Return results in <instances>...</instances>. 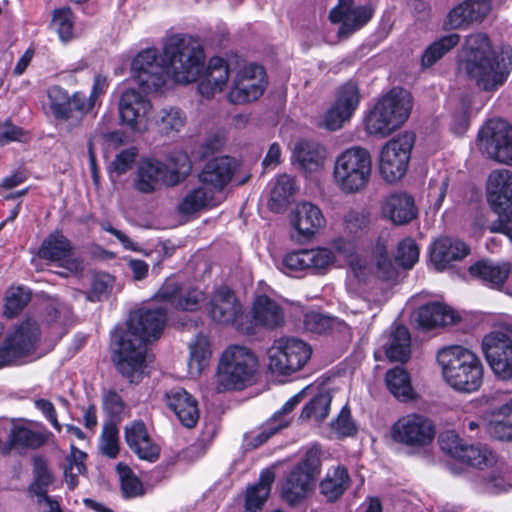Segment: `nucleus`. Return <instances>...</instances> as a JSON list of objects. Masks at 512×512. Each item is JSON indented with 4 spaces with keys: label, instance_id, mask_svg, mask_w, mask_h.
Instances as JSON below:
<instances>
[{
    "label": "nucleus",
    "instance_id": "41",
    "mask_svg": "<svg viewBox=\"0 0 512 512\" xmlns=\"http://www.w3.org/2000/svg\"><path fill=\"white\" fill-rule=\"evenodd\" d=\"M371 224V214L364 208H350L342 216V226L345 233L358 237L368 231Z\"/></svg>",
    "mask_w": 512,
    "mask_h": 512
},
{
    "label": "nucleus",
    "instance_id": "53",
    "mask_svg": "<svg viewBox=\"0 0 512 512\" xmlns=\"http://www.w3.org/2000/svg\"><path fill=\"white\" fill-rule=\"evenodd\" d=\"M30 301V293L22 287H12L6 292L4 315L15 317Z\"/></svg>",
    "mask_w": 512,
    "mask_h": 512
},
{
    "label": "nucleus",
    "instance_id": "11",
    "mask_svg": "<svg viewBox=\"0 0 512 512\" xmlns=\"http://www.w3.org/2000/svg\"><path fill=\"white\" fill-rule=\"evenodd\" d=\"M478 146L489 158L512 165V125L501 118L489 120L478 133Z\"/></svg>",
    "mask_w": 512,
    "mask_h": 512
},
{
    "label": "nucleus",
    "instance_id": "56",
    "mask_svg": "<svg viewBox=\"0 0 512 512\" xmlns=\"http://www.w3.org/2000/svg\"><path fill=\"white\" fill-rule=\"evenodd\" d=\"M101 453L109 458H116L119 453V430L113 423L105 424L99 441Z\"/></svg>",
    "mask_w": 512,
    "mask_h": 512
},
{
    "label": "nucleus",
    "instance_id": "26",
    "mask_svg": "<svg viewBox=\"0 0 512 512\" xmlns=\"http://www.w3.org/2000/svg\"><path fill=\"white\" fill-rule=\"evenodd\" d=\"M469 252V247L463 241L443 237L433 244L431 262L437 271H443L452 261L463 259Z\"/></svg>",
    "mask_w": 512,
    "mask_h": 512
},
{
    "label": "nucleus",
    "instance_id": "38",
    "mask_svg": "<svg viewBox=\"0 0 512 512\" xmlns=\"http://www.w3.org/2000/svg\"><path fill=\"white\" fill-rule=\"evenodd\" d=\"M39 327L36 322H23L8 338L6 352H28L39 339Z\"/></svg>",
    "mask_w": 512,
    "mask_h": 512
},
{
    "label": "nucleus",
    "instance_id": "16",
    "mask_svg": "<svg viewBox=\"0 0 512 512\" xmlns=\"http://www.w3.org/2000/svg\"><path fill=\"white\" fill-rule=\"evenodd\" d=\"M267 84L265 69L261 65L250 63L237 71L227 98L233 104L255 101L263 95Z\"/></svg>",
    "mask_w": 512,
    "mask_h": 512
},
{
    "label": "nucleus",
    "instance_id": "10",
    "mask_svg": "<svg viewBox=\"0 0 512 512\" xmlns=\"http://www.w3.org/2000/svg\"><path fill=\"white\" fill-rule=\"evenodd\" d=\"M488 202L498 215L490 227L505 234L512 242V174L508 170L493 171L487 183Z\"/></svg>",
    "mask_w": 512,
    "mask_h": 512
},
{
    "label": "nucleus",
    "instance_id": "35",
    "mask_svg": "<svg viewBox=\"0 0 512 512\" xmlns=\"http://www.w3.org/2000/svg\"><path fill=\"white\" fill-rule=\"evenodd\" d=\"M293 156L302 169L312 172L323 166L327 151L317 142L302 140L296 143Z\"/></svg>",
    "mask_w": 512,
    "mask_h": 512
},
{
    "label": "nucleus",
    "instance_id": "57",
    "mask_svg": "<svg viewBox=\"0 0 512 512\" xmlns=\"http://www.w3.org/2000/svg\"><path fill=\"white\" fill-rule=\"evenodd\" d=\"M52 27L58 33L61 41L72 39L74 32L73 14L70 9H60L54 12Z\"/></svg>",
    "mask_w": 512,
    "mask_h": 512
},
{
    "label": "nucleus",
    "instance_id": "62",
    "mask_svg": "<svg viewBox=\"0 0 512 512\" xmlns=\"http://www.w3.org/2000/svg\"><path fill=\"white\" fill-rule=\"evenodd\" d=\"M149 437L146 426L142 421H134L125 427V439L132 451Z\"/></svg>",
    "mask_w": 512,
    "mask_h": 512
},
{
    "label": "nucleus",
    "instance_id": "28",
    "mask_svg": "<svg viewBox=\"0 0 512 512\" xmlns=\"http://www.w3.org/2000/svg\"><path fill=\"white\" fill-rule=\"evenodd\" d=\"M314 479L308 472L293 467L287 474L282 487L281 496L289 505H296L305 499L312 488Z\"/></svg>",
    "mask_w": 512,
    "mask_h": 512
},
{
    "label": "nucleus",
    "instance_id": "47",
    "mask_svg": "<svg viewBox=\"0 0 512 512\" xmlns=\"http://www.w3.org/2000/svg\"><path fill=\"white\" fill-rule=\"evenodd\" d=\"M460 41V37L456 33L446 35L439 40L433 42L424 51L421 59L423 67H431L447 52L454 48Z\"/></svg>",
    "mask_w": 512,
    "mask_h": 512
},
{
    "label": "nucleus",
    "instance_id": "40",
    "mask_svg": "<svg viewBox=\"0 0 512 512\" xmlns=\"http://www.w3.org/2000/svg\"><path fill=\"white\" fill-rule=\"evenodd\" d=\"M186 120V115L181 109L167 106L158 111L155 124L161 134L173 136L184 128Z\"/></svg>",
    "mask_w": 512,
    "mask_h": 512
},
{
    "label": "nucleus",
    "instance_id": "54",
    "mask_svg": "<svg viewBox=\"0 0 512 512\" xmlns=\"http://www.w3.org/2000/svg\"><path fill=\"white\" fill-rule=\"evenodd\" d=\"M395 260L404 269H411L419 260V247L412 238L401 240L397 246Z\"/></svg>",
    "mask_w": 512,
    "mask_h": 512
},
{
    "label": "nucleus",
    "instance_id": "29",
    "mask_svg": "<svg viewBox=\"0 0 512 512\" xmlns=\"http://www.w3.org/2000/svg\"><path fill=\"white\" fill-rule=\"evenodd\" d=\"M312 354H269L267 369L273 378H284L298 372L311 361Z\"/></svg>",
    "mask_w": 512,
    "mask_h": 512
},
{
    "label": "nucleus",
    "instance_id": "18",
    "mask_svg": "<svg viewBox=\"0 0 512 512\" xmlns=\"http://www.w3.org/2000/svg\"><path fill=\"white\" fill-rule=\"evenodd\" d=\"M147 93L131 87L126 89L120 97L118 107L120 120L134 132L142 133L149 128L152 104L145 95Z\"/></svg>",
    "mask_w": 512,
    "mask_h": 512
},
{
    "label": "nucleus",
    "instance_id": "19",
    "mask_svg": "<svg viewBox=\"0 0 512 512\" xmlns=\"http://www.w3.org/2000/svg\"><path fill=\"white\" fill-rule=\"evenodd\" d=\"M392 438L407 446H425L431 443L435 430L432 422L418 414L401 417L391 430Z\"/></svg>",
    "mask_w": 512,
    "mask_h": 512
},
{
    "label": "nucleus",
    "instance_id": "49",
    "mask_svg": "<svg viewBox=\"0 0 512 512\" xmlns=\"http://www.w3.org/2000/svg\"><path fill=\"white\" fill-rule=\"evenodd\" d=\"M296 192L294 179L289 175H280L276 178L270 193V205L272 208H280L289 202Z\"/></svg>",
    "mask_w": 512,
    "mask_h": 512
},
{
    "label": "nucleus",
    "instance_id": "58",
    "mask_svg": "<svg viewBox=\"0 0 512 512\" xmlns=\"http://www.w3.org/2000/svg\"><path fill=\"white\" fill-rule=\"evenodd\" d=\"M282 270L286 274H293L296 272L308 273L306 249L294 250L287 253L282 259Z\"/></svg>",
    "mask_w": 512,
    "mask_h": 512
},
{
    "label": "nucleus",
    "instance_id": "3",
    "mask_svg": "<svg viewBox=\"0 0 512 512\" xmlns=\"http://www.w3.org/2000/svg\"><path fill=\"white\" fill-rule=\"evenodd\" d=\"M166 324L163 309L139 310L132 314L126 328L116 327L111 332V352H140L158 340Z\"/></svg>",
    "mask_w": 512,
    "mask_h": 512
},
{
    "label": "nucleus",
    "instance_id": "32",
    "mask_svg": "<svg viewBox=\"0 0 512 512\" xmlns=\"http://www.w3.org/2000/svg\"><path fill=\"white\" fill-rule=\"evenodd\" d=\"M309 386L292 396L285 402L281 410L277 411L273 418L266 424L263 430L255 437L254 446L265 443L271 436L286 428L290 424V418L287 416L303 399Z\"/></svg>",
    "mask_w": 512,
    "mask_h": 512
},
{
    "label": "nucleus",
    "instance_id": "55",
    "mask_svg": "<svg viewBox=\"0 0 512 512\" xmlns=\"http://www.w3.org/2000/svg\"><path fill=\"white\" fill-rule=\"evenodd\" d=\"M117 471L121 483V489L126 498H134L142 495L143 486L132 470L122 463L117 465Z\"/></svg>",
    "mask_w": 512,
    "mask_h": 512
},
{
    "label": "nucleus",
    "instance_id": "31",
    "mask_svg": "<svg viewBox=\"0 0 512 512\" xmlns=\"http://www.w3.org/2000/svg\"><path fill=\"white\" fill-rule=\"evenodd\" d=\"M458 319L457 314L450 307L440 303H429L419 308L416 322L424 330L439 326L451 325Z\"/></svg>",
    "mask_w": 512,
    "mask_h": 512
},
{
    "label": "nucleus",
    "instance_id": "46",
    "mask_svg": "<svg viewBox=\"0 0 512 512\" xmlns=\"http://www.w3.org/2000/svg\"><path fill=\"white\" fill-rule=\"evenodd\" d=\"M308 260V273L324 274L336 261L335 252L324 246L306 249Z\"/></svg>",
    "mask_w": 512,
    "mask_h": 512
},
{
    "label": "nucleus",
    "instance_id": "4",
    "mask_svg": "<svg viewBox=\"0 0 512 512\" xmlns=\"http://www.w3.org/2000/svg\"><path fill=\"white\" fill-rule=\"evenodd\" d=\"M191 170L190 158L183 151L172 152L165 161L143 159L138 166L134 186L141 193H153L164 186L173 187L183 182Z\"/></svg>",
    "mask_w": 512,
    "mask_h": 512
},
{
    "label": "nucleus",
    "instance_id": "50",
    "mask_svg": "<svg viewBox=\"0 0 512 512\" xmlns=\"http://www.w3.org/2000/svg\"><path fill=\"white\" fill-rule=\"evenodd\" d=\"M483 352H512V329L499 328L486 334L482 339Z\"/></svg>",
    "mask_w": 512,
    "mask_h": 512
},
{
    "label": "nucleus",
    "instance_id": "21",
    "mask_svg": "<svg viewBox=\"0 0 512 512\" xmlns=\"http://www.w3.org/2000/svg\"><path fill=\"white\" fill-rule=\"evenodd\" d=\"M290 223L299 239L311 240L326 227V218L316 204L302 201L293 208Z\"/></svg>",
    "mask_w": 512,
    "mask_h": 512
},
{
    "label": "nucleus",
    "instance_id": "5",
    "mask_svg": "<svg viewBox=\"0 0 512 512\" xmlns=\"http://www.w3.org/2000/svg\"><path fill=\"white\" fill-rule=\"evenodd\" d=\"M334 252L349 257L350 276L359 283H367L376 277L381 280H394L397 277V269L392 262L387 250L386 241L378 239L372 249L370 258L362 255H353L354 245L351 241L339 237L332 242Z\"/></svg>",
    "mask_w": 512,
    "mask_h": 512
},
{
    "label": "nucleus",
    "instance_id": "6",
    "mask_svg": "<svg viewBox=\"0 0 512 512\" xmlns=\"http://www.w3.org/2000/svg\"><path fill=\"white\" fill-rule=\"evenodd\" d=\"M412 109V96L402 88H393L381 97L366 118L369 134L385 137L400 128Z\"/></svg>",
    "mask_w": 512,
    "mask_h": 512
},
{
    "label": "nucleus",
    "instance_id": "7",
    "mask_svg": "<svg viewBox=\"0 0 512 512\" xmlns=\"http://www.w3.org/2000/svg\"><path fill=\"white\" fill-rule=\"evenodd\" d=\"M371 175L372 157L363 147L347 148L335 158L333 182L346 195L362 191L368 185Z\"/></svg>",
    "mask_w": 512,
    "mask_h": 512
},
{
    "label": "nucleus",
    "instance_id": "34",
    "mask_svg": "<svg viewBox=\"0 0 512 512\" xmlns=\"http://www.w3.org/2000/svg\"><path fill=\"white\" fill-rule=\"evenodd\" d=\"M274 480V471L272 469H265L260 473L258 481L247 487L245 512H258L263 508L270 495Z\"/></svg>",
    "mask_w": 512,
    "mask_h": 512
},
{
    "label": "nucleus",
    "instance_id": "52",
    "mask_svg": "<svg viewBox=\"0 0 512 512\" xmlns=\"http://www.w3.org/2000/svg\"><path fill=\"white\" fill-rule=\"evenodd\" d=\"M33 472L35 481L30 486V490L39 498L48 496L47 488L52 483L53 477L44 457L35 456L33 458Z\"/></svg>",
    "mask_w": 512,
    "mask_h": 512
},
{
    "label": "nucleus",
    "instance_id": "24",
    "mask_svg": "<svg viewBox=\"0 0 512 512\" xmlns=\"http://www.w3.org/2000/svg\"><path fill=\"white\" fill-rule=\"evenodd\" d=\"M203 68L204 63L195 81L199 79V93L205 98H211L226 86L229 79V67L222 58L212 57L208 62L205 72L201 74Z\"/></svg>",
    "mask_w": 512,
    "mask_h": 512
},
{
    "label": "nucleus",
    "instance_id": "15",
    "mask_svg": "<svg viewBox=\"0 0 512 512\" xmlns=\"http://www.w3.org/2000/svg\"><path fill=\"white\" fill-rule=\"evenodd\" d=\"M209 313L213 321L222 325H233L236 330L253 335L254 326L242 311V305L227 287L217 289L210 300Z\"/></svg>",
    "mask_w": 512,
    "mask_h": 512
},
{
    "label": "nucleus",
    "instance_id": "42",
    "mask_svg": "<svg viewBox=\"0 0 512 512\" xmlns=\"http://www.w3.org/2000/svg\"><path fill=\"white\" fill-rule=\"evenodd\" d=\"M386 385L389 391L403 401L412 398L413 389L409 374L401 367H395L386 373Z\"/></svg>",
    "mask_w": 512,
    "mask_h": 512
},
{
    "label": "nucleus",
    "instance_id": "61",
    "mask_svg": "<svg viewBox=\"0 0 512 512\" xmlns=\"http://www.w3.org/2000/svg\"><path fill=\"white\" fill-rule=\"evenodd\" d=\"M504 0H465L464 4L469 12L472 22L482 21L492 10L494 4H501Z\"/></svg>",
    "mask_w": 512,
    "mask_h": 512
},
{
    "label": "nucleus",
    "instance_id": "13",
    "mask_svg": "<svg viewBox=\"0 0 512 512\" xmlns=\"http://www.w3.org/2000/svg\"><path fill=\"white\" fill-rule=\"evenodd\" d=\"M361 95L356 82L349 80L341 85L330 107L317 118V126L328 131L340 130L350 121L360 103Z\"/></svg>",
    "mask_w": 512,
    "mask_h": 512
},
{
    "label": "nucleus",
    "instance_id": "64",
    "mask_svg": "<svg viewBox=\"0 0 512 512\" xmlns=\"http://www.w3.org/2000/svg\"><path fill=\"white\" fill-rule=\"evenodd\" d=\"M512 488V483L507 481V475L501 470L493 471L484 479L483 489L490 494L506 492Z\"/></svg>",
    "mask_w": 512,
    "mask_h": 512
},
{
    "label": "nucleus",
    "instance_id": "20",
    "mask_svg": "<svg viewBox=\"0 0 512 512\" xmlns=\"http://www.w3.org/2000/svg\"><path fill=\"white\" fill-rule=\"evenodd\" d=\"M74 248L70 240L61 231L50 233L42 242L38 255L40 258L60 263L70 273H78L83 269V261L74 256Z\"/></svg>",
    "mask_w": 512,
    "mask_h": 512
},
{
    "label": "nucleus",
    "instance_id": "9",
    "mask_svg": "<svg viewBox=\"0 0 512 512\" xmlns=\"http://www.w3.org/2000/svg\"><path fill=\"white\" fill-rule=\"evenodd\" d=\"M257 354H221L217 368V390H242L256 381Z\"/></svg>",
    "mask_w": 512,
    "mask_h": 512
},
{
    "label": "nucleus",
    "instance_id": "43",
    "mask_svg": "<svg viewBox=\"0 0 512 512\" xmlns=\"http://www.w3.org/2000/svg\"><path fill=\"white\" fill-rule=\"evenodd\" d=\"M489 433L500 440H512V397L502 405L489 423Z\"/></svg>",
    "mask_w": 512,
    "mask_h": 512
},
{
    "label": "nucleus",
    "instance_id": "30",
    "mask_svg": "<svg viewBox=\"0 0 512 512\" xmlns=\"http://www.w3.org/2000/svg\"><path fill=\"white\" fill-rule=\"evenodd\" d=\"M51 437L53 434L43 426L33 429L26 424H14L9 434V442L14 448L38 449Z\"/></svg>",
    "mask_w": 512,
    "mask_h": 512
},
{
    "label": "nucleus",
    "instance_id": "23",
    "mask_svg": "<svg viewBox=\"0 0 512 512\" xmlns=\"http://www.w3.org/2000/svg\"><path fill=\"white\" fill-rule=\"evenodd\" d=\"M373 15L368 6L353 7V0H339L329 15L334 23H341L340 35H346L364 26Z\"/></svg>",
    "mask_w": 512,
    "mask_h": 512
},
{
    "label": "nucleus",
    "instance_id": "59",
    "mask_svg": "<svg viewBox=\"0 0 512 512\" xmlns=\"http://www.w3.org/2000/svg\"><path fill=\"white\" fill-rule=\"evenodd\" d=\"M495 375L503 380L512 378V354H485Z\"/></svg>",
    "mask_w": 512,
    "mask_h": 512
},
{
    "label": "nucleus",
    "instance_id": "37",
    "mask_svg": "<svg viewBox=\"0 0 512 512\" xmlns=\"http://www.w3.org/2000/svg\"><path fill=\"white\" fill-rule=\"evenodd\" d=\"M469 272L473 277L479 278L491 287L499 288L508 278L510 266L507 263L482 260L470 266Z\"/></svg>",
    "mask_w": 512,
    "mask_h": 512
},
{
    "label": "nucleus",
    "instance_id": "45",
    "mask_svg": "<svg viewBox=\"0 0 512 512\" xmlns=\"http://www.w3.org/2000/svg\"><path fill=\"white\" fill-rule=\"evenodd\" d=\"M332 396L329 392L323 391L315 395L302 409L300 419L322 422L330 412Z\"/></svg>",
    "mask_w": 512,
    "mask_h": 512
},
{
    "label": "nucleus",
    "instance_id": "33",
    "mask_svg": "<svg viewBox=\"0 0 512 512\" xmlns=\"http://www.w3.org/2000/svg\"><path fill=\"white\" fill-rule=\"evenodd\" d=\"M351 478L345 466L330 467L319 484L320 493L329 502L339 499L349 488Z\"/></svg>",
    "mask_w": 512,
    "mask_h": 512
},
{
    "label": "nucleus",
    "instance_id": "1",
    "mask_svg": "<svg viewBox=\"0 0 512 512\" xmlns=\"http://www.w3.org/2000/svg\"><path fill=\"white\" fill-rule=\"evenodd\" d=\"M166 66L157 62L158 53L149 48L138 53L132 61L131 71L134 82L143 92H154L167 85L168 80L187 84L195 80L202 68L205 53L192 36L176 34L164 44Z\"/></svg>",
    "mask_w": 512,
    "mask_h": 512
},
{
    "label": "nucleus",
    "instance_id": "2",
    "mask_svg": "<svg viewBox=\"0 0 512 512\" xmlns=\"http://www.w3.org/2000/svg\"><path fill=\"white\" fill-rule=\"evenodd\" d=\"M457 69L485 93L493 94L507 82L512 71V48L494 49L485 33L469 35L458 54Z\"/></svg>",
    "mask_w": 512,
    "mask_h": 512
},
{
    "label": "nucleus",
    "instance_id": "27",
    "mask_svg": "<svg viewBox=\"0 0 512 512\" xmlns=\"http://www.w3.org/2000/svg\"><path fill=\"white\" fill-rule=\"evenodd\" d=\"M252 317L250 320L254 328L259 325L268 329H274L284 323V311L282 307L267 295L255 297L252 305Z\"/></svg>",
    "mask_w": 512,
    "mask_h": 512
},
{
    "label": "nucleus",
    "instance_id": "22",
    "mask_svg": "<svg viewBox=\"0 0 512 512\" xmlns=\"http://www.w3.org/2000/svg\"><path fill=\"white\" fill-rule=\"evenodd\" d=\"M164 400L184 427L196 426L200 413L194 396L181 387H174L165 392Z\"/></svg>",
    "mask_w": 512,
    "mask_h": 512
},
{
    "label": "nucleus",
    "instance_id": "17",
    "mask_svg": "<svg viewBox=\"0 0 512 512\" xmlns=\"http://www.w3.org/2000/svg\"><path fill=\"white\" fill-rule=\"evenodd\" d=\"M49 106L55 119L69 122L72 127H78L84 115L88 114L86 95L82 91L69 94L61 86L48 88Z\"/></svg>",
    "mask_w": 512,
    "mask_h": 512
},
{
    "label": "nucleus",
    "instance_id": "36",
    "mask_svg": "<svg viewBox=\"0 0 512 512\" xmlns=\"http://www.w3.org/2000/svg\"><path fill=\"white\" fill-rule=\"evenodd\" d=\"M211 191L204 185L190 190L178 205V211L182 215H191L205 208L214 207L221 203Z\"/></svg>",
    "mask_w": 512,
    "mask_h": 512
},
{
    "label": "nucleus",
    "instance_id": "39",
    "mask_svg": "<svg viewBox=\"0 0 512 512\" xmlns=\"http://www.w3.org/2000/svg\"><path fill=\"white\" fill-rule=\"evenodd\" d=\"M147 354H116L113 361L117 370L131 383L142 380L147 368Z\"/></svg>",
    "mask_w": 512,
    "mask_h": 512
},
{
    "label": "nucleus",
    "instance_id": "44",
    "mask_svg": "<svg viewBox=\"0 0 512 512\" xmlns=\"http://www.w3.org/2000/svg\"><path fill=\"white\" fill-rule=\"evenodd\" d=\"M462 450L457 460L473 467L483 468L496 461L494 453L486 445L465 443Z\"/></svg>",
    "mask_w": 512,
    "mask_h": 512
},
{
    "label": "nucleus",
    "instance_id": "48",
    "mask_svg": "<svg viewBox=\"0 0 512 512\" xmlns=\"http://www.w3.org/2000/svg\"><path fill=\"white\" fill-rule=\"evenodd\" d=\"M86 457V453L71 445V452L66 457L64 466L65 482L70 490L78 485V476L86 471L84 463Z\"/></svg>",
    "mask_w": 512,
    "mask_h": 512
},
{
    "label": "nucleus",
    "instance_id": "25",
    "mask_svg": "<svg viewBox=\"0 0 512 512\" xmlns=\"http://www.w3.org/2000/svg\"><path fill=\"white\" fill-rule=\"evenodd\" d=\"M384 218L395 225H404L418 215L414 198L406 192L393 193L385 198L381 207Z\"/></svg>",
    "mask_w": 512,
    "mask_h": 512
},
{
    "label": "nucleus",
    "instance_id": "8",
    "mask_svg": "<svg viewBox=\"0 0 512 512\" xmlns=\"http://www.w3.org/2000/svg\"><path fill=\"white\" fill-rule=\"evenodd\" d=\"M445 382L464 393L477 391L483 380V367L476 354H437Z\"/></svg>",
    "mask_w": 512,
    "mask_h": 512
},
{
    "label": "nucleus",
    "instance_id": "60",
    "mask_svg": "<svg viewBox=\"0 0 512 512\" xmlns=\"http://www.w3.org/2000/svg\"><path fill=\"white\" fill-rule=\"evenodd\" d=\"M321 450L319 446L312 445L309 447L302 458L294 467L300 468L301 471L308 472L313 478L319 473L321 465L320 460Z\"/></svg>",
    "mask_w": 512,
    "mask_h": 512
},
{
    "label": "nucleus",
    "instance_id": "12",
    "mask_svg": "<svg viewBox=\"0 0 512 512\" xmlns=\"http://www.w3.org/2000/svg\"><path fill=\"white\" fill-rule=\"evenodd\" d=\"M414 135L404 132L389 140L381 149L379 168L382 177L390 183L400 180L406 173Z\"/></svg>",
    "mask_w": 512,
    "mask_h": 512
},
{
    "label": "nucleus",
    "instance_id": "14",
    "mask_svg": "<svg viewBox=\"0 0 512 512\" xmlns=\"http://www.w3.org/2000/svg\"><path fill=\"white\" fill-rule=\"evenodd\" d=\"M239 170L240 163L238 160L229 156H222L207 162L198 178L200 184L223 201L225 198L224 190L232 180L238 185H242L250 178V174L239 177Z\"/></svg>",
    "mask_w": 512,
    "mask_h": 512
},
{
    "label": "nucleus",
    "instance_id": "63",
    "mask_svg": "<svg viewBox=\"0 0 512 512\" xmlns=\"http://www.w3.org/2000/svg\"><path fill=\"white\" fill-rule=\"evenodd\" d=\"M438 442L441 450L455 459H457L460 452L463 451L462 447L465 444L454 431L441 433Z\"/></svg>",
    "mask_w": 512,
    "mask_h": 512
},
{
    "label": "nucleus",
    "instance_id": "51",
    "mask_svg": "<svg viewBox=\"0 0 512 512\" xmlns=\"http://www.w3.org/2000/svg\"><path fill=\"white\" fill-rule=\"evenodd\" d=\"M411 346V336L408 329L402 325L396 326L382 337L384 352H408Z\"/></svg>",
    "mask_w": 512,
    "mask_h": 512
}]
</instances>
